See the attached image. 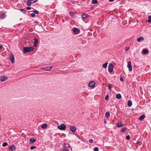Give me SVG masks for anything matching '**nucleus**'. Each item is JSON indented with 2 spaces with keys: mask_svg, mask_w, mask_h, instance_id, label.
Masks as SVG:
<instances>
[{
  "mask_svg": "<svg viewBox=\"0 0 151 151\" xmlns=\"http://www.w3.org/2000/svg\"><path fill=\"white\" fill-rule=\"evenodd\" d=\"M34 49L33 47H24L23 48V52L25 53L27 52H29L32 51Z\"/></svg>",
  "mask_w": 151,
  "mask_h": 151,
  "instance_id": "obj_1",
  "label": "nucleus"
},
{
  "mask_svg": "<svg viewBox=\"0 0 151 151\" xmlns=\"http://www.w3.org/2000/svg\"><path fill=\"white\" fill-rule=\"evenodd\" d=\"M37 1V0H27L26 1V4L27 5L30 6L32 4L35 3Z\"/></svg>",
  "mask_w": 151,
  "mask_h": 151,
  "instance_id": "obj_2",
  "label": "nucleus"
},
{
  "mask_svg": "<svg viewBox=\"0 0 151 151\" xmlns=\"http://www.w3.org/2000/svg\"><path fill=\"white\" fill-rule=\"evenodd\" d=\"M58 128L60 130H63L66 129V127L64 124H62L60 125H58Z\"/></svg>",
  "mask_w": 151,
  "mask_h": 151,
  "instance_id": "obj_3",
  "label": "nucleus"
},
{
  "mask_svg": "<svg viewBox=\"0 0 151 151\" xmlns=\"http://www.w3.org/2000/svg\"><path fill=\"white\" fill-rule=\"evenodd\" d=\"M73 31L76 34H78L80 32V30L77 28H73Z\"/></svg>",
  "mask_w": 151,
  "mask_h": 151,
  "instance_id": "obj_4",
  "label": "nucleus"
},
{
  "mask_svg": "<svg viewBox=\"0 0 151 151\" xmlns=\"http://www.w3.org/2000/svg\"><path fill=\"white\" fill-rule=\"evenodd\" d=\"M113 70V65L112 64H109L108 67V71L109 72H111Z\"/></svg>",
  "mask_w": 151,
  "mask_h": 151,
  "instance_id": "obj_5",
  "label": "nucleus"
},
{
  "mask_svg": "<svg viewBox=\"0 0 151 151\" xmlns=\"http://www.w3.org/2000/svg\"><path fill=\"white\" fill-rule=\"evenodd\" d=\"M53 66L46 67H42L41 69L45 70L50 71L52 68Z\"/></svg>",
  "mask_w": 151,
  "mask_h": 151,
  "instance_id": "obj_6",
  "label": "nucleus"
},
{
  "mask_svg": "<svg viewBox=\"0 0 151 151\" xmlns=\"http://www.w3.org/2000/svg\"><path fill=\"white\" fill-rule=\"evenodd\" d=\"M9 58L12 63H14V57L13 54L9 56Z\"/></svg>",
  "mask_w": 151,
  "mask_h": 151,
  "instance_id": "obj_7",
  "label": "nucleus"
},
{
  "mask_svg": "<svg viewBox=\"0 0 151 151\" xmlns=\"http://www.w3.org/2000/svg\"><path fill=\"white\" fill-rule=\"evenodd\" d=\"M95 85V83L93 81H91L88 84V86L90 88H93Z\"/></svg>",
  "mask_w": 151,
  "mask_h": 151,
  "instance_id": "obj_8",
  "label": "nucleus"
},
{
  "mask_svg": "<svg viewBox=\"0 0 151 151\" xmlns=\"http://www.w3.org/2000/svg\"><path fill=\"white\" fill-rule=\"evenodd\" d=\"M127 67L129 68V71H131L132 70L131 63L130 61L128 62L127 63Z\"/></svg>",
  "mask_w": 151,
  "mask_h": 151,
  "instance_id": "obj_9",
  "label": "nucleus"
},
{
  "mask_svg": "<svg viewBox=\"0 0 151 151\" xmlns=\"http://www.w3.org/2000/svg\"><path fill=\"white\" fill-rule=\"evenodd\" d=\"M70 148L69 145L68 144L67 146H65V147L62 150V151H69Z\"/></svg>",
  "mask_w": 151,
  "mask_h": 151,
  "instance_id": "obj_10",
  "label": "nucleus"
},
{
  "mask_svg": "<svg viewBox=\"0 0 151 151\" xmlns=\"http://www.w3.org/2000/svg\"><path fill=\"white\" fill-rule=\"evenodd\" d=\"M70 130L71 132H74L76 130V128L75 126H70Z\"/></svg>",
  "mask_w": 151,
  "mask_h": 151,
  "instance_id": "obj_11",
  "label": "nucleus"
},
{
  "mask_svg": "<svg viewBox=\"0 0 151 151\" xmlns=\"http://www.w3.org/2000/svg\"><path fill=\"white\" fill-rule=\"evenodd\" d=\"M7 77L5 76H1V77L0 80L1 82H3L7 79Z\"/></svg>",
  "mask_w": 151,
  "mask_h": 151,
  "instance_id": "obj_12",
  "label": "nucleus"
},
{
  "mask_svg": "<svg viewBox=\"0 0 151 151\" xmlns=\"http://www.w3.org/2000/svg\"><path fill=\"white\" fill-rule=\"evenodd\" d=\"M34 46L35 47H36L38 43V40L37 38H35L34 39Z\"/></svg>",
  "mask_w": 151,
  "mask_h": 151,
  "instance_id": "obj_13",
  "label": "nucleus"
},
{
  "mask_svg": "<svg viewBox=\"0 0 151 151\" xmlns=\"http://www.w3.org/2000/svg\"><path fill=\"white\" fill-rule=\"evenodd\" d=\"M144 39V38L142 37H140L137 39V41L138 42H140Z\"/></svg>",
  "mask_w": 151,
  "mask_h": 151,
  "instance_id": "obj_14",
  "label": "nucleus"
},
{
  "mask_svg": "<svg viewBox=\"0 0 151 151\" xmlns=\"http://www.w3.org/2000/svg\"><path fill=\"white\" fill-rule=\"evenodd\" d=\"M15 149V147L14 145H12L9 148V150L13 151Z\"/></svg>",
  "mask_w": 151,
  "mask_h": 151,
  "instance_id": "obj_15",
  "label": "nucleus"
},
{
  "mask_svg": "<svg viewBox=\"0 0 151 151\" xmlns=\"http://www.w3.org/2000/svg\"><path fill=\"white\" fill-rule=\"evenodd\" d=\"M36 139L34 138H32L29 139V142L31 144H32L36 141Z\"/></svg>",
  "mask_w": 151,
  "mask_h": 151,
  "instance_id": "obj_16",
  "label": "nucleus"
},
{
  "mask_svg": "<svg viewBox=\"0 0 151 151\" xmlns=\"http://www.w3.org/2000/svg\"><path fill=\"white\" fill-rule=\"evenodd\" d=\"M87 15L86 14H84L82 15L81 17L83 19H85L87 18Z\"/></svg>",
  "mask_w": 151,
  "mask_h": 151,
  "instance_id": "obj_17",
  "label": "nucleus"
},
{
  "mask_svg": "<svg viewBox=\"0 0 151 151\" xmlns=\"http://www.w3.org/2000/svg\"><path fill=\"white\" fill-rule=\"evenodd\" d=\"M123 125L124 124L123 123H122L119 122L117 124V127H120Z\"/></svg>",
  "mask_w": 151,
  "mask_h": 151,
  "instance_id": "obj_18",
  "label": "nucleus"
},
{
  "mask_svg": "<svg viewBox=\"0 0 151 151\" xmlns=\"http://www.w3.org/2000/svg\"><path fill=\"white\" fill-rule=\"evenodd\" d=\"M5 15L4 13H2L0 15V19H3L5 17Z\"/></svg>",
  "mask_w": 151,
  "mask_h": 151,
  "instance_id": "obj_19",
  "label": "nucleus"
},
{
  "mask_svg": "<svg viewBox=\"0 0 151 151\" xmlns=\"http://www.w3.org/2000/svg\"><path fill=\"white\" fill-rule=\"evenodd\" d=\"M116 97L118 99H120L121 98L122 96L120 94H117L116 95Z\"/></svg>",
  "mask_w": 151,
  "mask_h": 151,
  "instance_id": "obj_20",
  "label": "nucleus"
},
{
  "mask_svg": "<svg viewBox=\"0 0 151 151\" xmlns=\"http://www.w3.org/2000/svg\"><path fill=\"white\" fill-rule=\"evenodd\" d=\"M128 105L130 107L132 105V102L131 101L129 100L128 102Z\"/></svg>",
  "mask_w": 151,
  "mask_h": 151,
  "instance_id": "obj_21",
  "label": "nucleus"
},
{
  "mask_svg": "<svg viewBox=\"0 0 151 151\" xmlns=\"http://www.w3.org/2000/svg\"><path fill=\"white\" fill-rule=\"evenodd\" d=\"M145 115H142L139 117V119L140 120H142L145 118Z\"/></svg>",
  "mask_w": 151,
  "mask_h": 151,
  "instance_id": "obj_22",
  "label": "nucleus"
},
{
  "mask_svg": "<svg viewBox=\"0 0 151 151\" xmlns=\"http://www.w3.org/2000/svg\"><path fill=\"white\" fill-rule=\"evenodd\" d=\"M108 63V62H106L104 64H103L102 65V67L105 68H106L107 67Z\"/></svg>",
  "mask_w": 151,
  "mask_h": 151,
  "instance_id": "obj_23",
  "label": "nucleus"
},
{
  "mask_svg": "<svg viewBox=\"0 0 151 151\" xmlns=\"http://www.w3.org/2000/svg\"><path fill=\"white\" fill-rule=\"evenodd\" d=\"M47 124H45L42 125L41 127L43 129H46L47 128Z\"/></svg>",
  "mask_w": 151,
  "mask_h": 151,
  "instance_id": "obj_24",
  "label": "nucleus"
},
{
  "mask_svg": "<svg viewBox=\"0 0 151 151\" xmlns=\"http://www.w3.org/2000/svg\"><path fill=\"white\" fill-rule=\"evenodd\" d=\"M105 116L106 118H108L110 116V113L109 112H106L105 114Z\"/></svg>",
  "mask_w": 151,
  "mask_h": 151,
  "instance_id": "obj_25",
  "label": "nucleus"
},
{
  "mask_svg": "<svg viewBox=\"0 0 151 151\" xmlns=\"http://www.w3.org/2000/svg\"><path fill=\"white\" fill-rule=\"evenodd\" d=\"M148 50L147 49H144L142 50V52L144 54H146L148 53Z\"/></svg>",
  "mask_w": 151,
  "mask_h": 151,
  "instance_id": "obj_26",
  "label": "nucleus"
},
{
  "mask_svg": "<svg viewBox=\"0 0 151 151\" xmlns=\"http://www.w3.org/2000/svg\"><path fill=\"white\" fill-rule=\"evenodd\" d=\"M70 16H71L72 17H74V18H75V14H74L72 12H70Z\"/></svg>",
  "mask_w": 151,
  "mask_h": 151,
  "instance_id": "obj_27",
  "label": "nucleus"
},
{
  "mask_svg": "<svg viewBox=\"0 0 151 151\" xmlns=\"http://www.w3.org/2000/svg\"><path fill=\"white\" fill-rule=\"evenodd\" d=\"M147 22L148 23L151 22V16H149L148 17V19L147 20Z\"/></svg>",
  "mask_w": 151,
  "mask_h": 151,
  "instance_id": "obj_28",
  "label": "nucleus"
},
{
  "mask_svg": "<svg viewBox=\"0 0 151 151\" xmlns=\"http://www.w3.org/2000/svg\"><path fill=\"white\" fill-rule=\"evenodd\" d=\"M91 3L92 4H96L98 3L97 0H92L91 1Z\"/></svg>",
  "mask_w": 151,
  "mask_h": 151,
  "instance_id": "obj_29",
  "label": "nucleus"
},
{
  "mask_svg": "<svg viewBox=\"0 0 151 151\" xmlns=\"http://www.w3.org/2000/svg\"><path fill=\"white\" fill-rule=\"evenodd\" d=\"M19 10L22 12V13H23L24 14H25L26 12L25 11V10L24 9H20Z\"/></svg>",
  "mask_w": 151,
  "mask_h": 151,
  "instance_id": "obj_30",
  "label": "nucleus"
},
{
  "mask_svg": "<svg viewBox=\"0 0 151 151\" xmlns=\"http://www.w3.org/2000/svg\"><path fill=\"white\" fill-rule=\"evenodd\" d=\"M32 12H33L34 13L36 14H39V12L37 10H34L32 11Z\"/></svg>",
  "mask_w": 151,
  "mask_h": 151,
  "instance_id": "obj_31",
  "label": "nucleus"
},
{
  "mask_svg": "<svg viewBox=\"0 0 151 151\" xmlns=\"http://www.w3.org/2000/svg\"><path fill=\"white\" fill-rule=\"evenodd\" d=\"M126 128H123L121 129V132H124L126 131Z\"/></svg>",
  "mask_w": 151,
  "mask_h": 151,
  "instance_id": "obj_32",
  "label": "nucleus"
},
{
  "mask_svg": "<svg viewBox=\"0 0 151 151\" xmlns=\"http://www.w3.org/2000/svg\"><path fill=\"white\" fill-rule=\"evenodd\" d=\"M8 145V144L6 142H4L2 144V146L3 147H5L7 146Z\"/></svg>",
  "mask_w": 151,
  "mask_h": 151,
  "instance_id": "obj_33",
  "label": "nucleus"
},
{
  "mask_svg": "<svg viewBox=\"0 0 151 151\" xmlns=\"http://www.w3.org/2000/svg\"><path fill=\"white\" fill-rule=\"evenodd\" d=\"M37 148V147L35 146H32L30 148V149L31 150H33L34 149H36Z\"/></svg>",
  "mask_w": 151,
  "mask_h": 151,
  "instance_id": "obj_34",
  "label": "nucleus"
},
{
  "mask_svg": "<svg viewBox=\"0 0 151 151\" xmlns=\"http://www.w3.org/2000/svg\"><path fill=\"white\" fill-rule=\"evenodd\" d=\"M109 97V96L108 95H106V96L105 98V100H107L108 99Z\"/></svg>",
  "mask_w": 151,
  "mask_h": 151,
  "instance_id": "obj_35",
  "label": "nucleus"
},
{
  "mask_svg": "<svg viewBox=\"0 0 151 151\" xmlns=\"http://www.w3.org/2000/svg\"><path fill=\"white\" fill-rule=\"evenodd\" d=\"M94 151H98L99 149L97 147H95L94 148Z\"/></svg>",
  "mask_w": 151,
  "mask_h": 151,
  "instance_id": "obj_36",
  "label": "nucleus"
},
{
  "mask_svg": "<svg viewBox=\"0 0 151 151\" xmlns=\"http://www.w3.org/2000/svg\"><path fill=\"white\" fill-rule=\"evenodd\" d=\"M126 139L127 140H129L130 139V136L129 135H127L126 137Z\"/></svg>",
  "mask_w": 151,
  "mask_h": 151,
  "instance_id": "obj_37",
  "label": "nucleus"
},
{
  "mask_svg": "<svg viewBox=\"0 0 151 151\" xmlns=\"http://www.w3.org/2000/svg\"><path fill=\"white\" fill-rule=\"evenodd\" d=\"M120 80L122 81H124L123 78L122 76H121L120 77Z\"/></svg>",
  "mask_w": 151,
  "mask_h": 151,
  "instance_id": "obj_38",
  "label": "nucleus"
},
{
  "mask_svg": "<svg viewBox=\"0 0 151 151\" xmlns=\"http://www.w3.org/2000/svg\"><path fill=\"white\" fill-rule=\"evenodd\" d=\"M129 49V47H127L125 48V51H127Z\"/></svg>",
  "mask_w": 151,
  "mask_h": 151,
  "instance_id": "obj_39",
  "label": "nucleus"
},
{
  "mask_svg": "<svg viewBox=\"0 0 151 151\" xmlns=\"http://www.w3.org/2000/svg\"><path fill=\"white\" fill-rule=\"evenodd\" d=\"M31 15L32 16V17H35V14L34 13H31Z\"/></svg>",
  "mask_w": 151,
  "mask_h": 151,
  "instance_id": "obj_40",
  "label": "nucleus"
},
{
  "mask_svg": "<svg viewBox=\"0 0 151 151\" xmlns=\"http://www.w3.org/2000/svg\"><path fill=\"white\" fill-rule=\"evenodd\" d=\"M89 142L91 143H92L93 142V139H91L89 140Z\"/></svg>",
  "mask_w": 151,
  "mask_h": 151,
  "instance_id": "obj_41",
  "label": "nucleus"
},
{
  "mask_svg": "<svg viewBox=\"0 0 151 151\" xmlns=\"http://www.w3.org/2000/svg\"><path fill=\"white\" fill-rule=\"evenodd\" d=\"M108 88L109 90L111 91V87H110L109 86H108Z\"/></svg>",
  "mask_w": 151,
  "mask_h": 151,
  "instance_id": "obj_42",
  "label": "nucleus"
},
{
  "mask_svg": "<svg viewBox=\"0 0 151 151\" xmlns=\"http://www.w3.org/2000/svg\"><path fill=\"white\" fill-rule=\"evenodd\" d=\"M27 9L28 10H30L31 9L30 7H27Z\"/></svg>",
  "mask_w": 151,
  "mask_h": 151,
  "instance_id": "obj_43",
  "label": "nucleus"
},
{
  "mask_svg": "<svg viewBox=\"0 0 151 151\" xmlns=\"http://www.w3.org/2000/svg\"><path fill=\"white\" fill-rule=\"evenodd\" d=\"M104 124H106V120H104Z\"/></svg>",
  "mask_w": 151,
  "mask_h": 151,
  "instance_id": "obj_44",
  "label": "nucleus"
},
{
  "mask_svg": "<svg viewBox=\"0 0 151 151\" xmlns=\"http://www.w3.org/2000/svg\"><path fill=\"white\" fill-rule=\"evenodd\" d=\"M2 48V45H0V50Z\"/></svg>",
  "mask_w": 151,
  "mask_h": 151,
  "instance_id": "obj_45",
  "label": "nucleus"
},
{
  "mask_svg": "<svg viewBox=\"0 0 151 151\" xmlns=\"http://www.w3.org/2000/svg\"><path fill=\"white\" fill-rule=\"evenodd\" d=\"M114 0H109V1L110 2H112Z\"/></svg>",
  "mask_w": 151,
  "mask_h": 151,
  "instance_id": "obj_46",
  "label": "nucleus"
},
{
  "mask_svg": "<svg viewBox=\"0 0 151 151\" xmlns=\"http://www.w3.org/2000/svg\"><path fill=\"white\" fill-rule=\"evenodd\" d=\"M34 23H38V22L37 21L34 22Z\"/></svg>",
  "mask_w": 151,
  "mask_h": 151,
  "instance_id": "obj_47",
  "label": "nucleus"
},
{
  "mask_svg": "<svg viewBox=\"0 0 151 151\" xmlns=\"http://www.w3.org/2000/svg\"><path fill=\"white\" fill-rule=\"evenodd\" d=\"M114 110H115V109H114Z\"/></svg>",
  "mask_w": 151,
  "mask_h": 151,
  "instance_id": "obj_48",
  "label": "nucleus"
}]
</instances>
